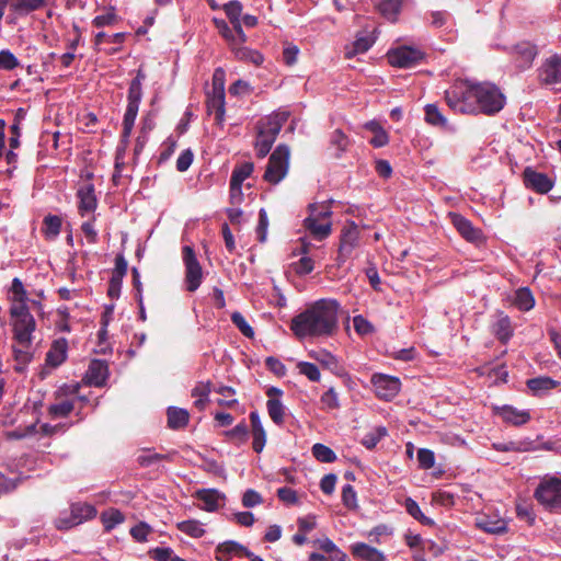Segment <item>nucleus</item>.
Segmentation results:
<instances>
[{
  "label": "nucleus",
  "mask_w": 561,
  "mask_h": 561,
  "mask_svg": "<svg viewBox=\"0 0 561 561\" xmlns=\"http://www.w3.org/2000/svg\"><path fill=\"white\" fill-rule=\"evenodd\" d=\"M497 414L502 420L511 425H524L530 420V414L526 410H518L512 405H504L497 410Z\"/></svg>",
  "instance_id": "b1692460"
},
{
  "label": "nucleus",
  "mask_w": 561,
  "mask_h": 561,
  "mask_svg": "<svg viewBox=\"0 0 561 561\" xmlns=\"http://www.w3.org/2000/svg\"><path fill=\"white\" fill-rule=\"evenodd\" d=\"M425 122L434 127L448 129L449 124L447 118L442 114L436 104H427L424 108Z\"/></svg>",
  "instance_id": "473e14b6"
},
{
  "label": "nucleus",
  "mask_w": 561,
  "mask_h": 561,
  "mask_svg": "<svg viewBox=\"0 0 561 561\" xmlns=\"http://www.w3.org/2000/svg\"><path fill=\"white\" fill-rule=\"evenodd\" d=\"M176 527L180 531L192 538H201L205 534V529L202 528L201 523L195 519L180 522Z\"/></svg>",
  "instance_id": "a18cd8bd"
},
{
  "label": "nucleus",
  "mask_w": 561,
  "mask_h": 561,
  "mask_svg": "<svg viewBox=\"0 0 561 561\" xmlns=\"http://www.w3.org/2000/svg\"><path fill=\"white\" fill-rule=\"evenodd\" d=\"M359 234V228L354 222H350L343 228L340 237L339 264L344 263L352 251L358 245Z\"/></svg>",
  "instance_id": "ddd939ff"
},
{
  "label": "nucleus",
  "mask_w": 561,
  "mask_h": 561,
  "mask_svg": "<svg viewBox=\"0 0 561 561\" xmlns=\"http://www.w3.org/2000/svg\"><path fill=\"white\" fill-rule=\"evenodd\" d=\"M373 45V39L367 36H358L352 44L345 46L344 56L347 59L358 54L366 53Z\"/></svg>",
  "instance_id": "e433bc0d"
},
{
  "label": "nucleus",
  "mask_w": 561,
  "mask_h": 561,
  "mask_svg": "<svg viewBox=\"0 0 561 561\" xmlns=\"http://www.w3.org/2000/svg\"><path fill=\"white\" fill-rule=\"evenodd\" d=\"M168 426L172 430H180L187 425L190 414L185 409L170 407L167 411Z\"/></svg>",
  "instance_id": "2f4dec72"
},
{
  "label": "nucleus",
  "mask_w": 561,
  "mask_h": 561,
  "mask_svg": "<svg viewBox=\"0 0 561 561\" xmlns=\"http://www.w3.org/2000/svg\"><path fill=\"white\" fill-rule=\"evenodd\" d=\"M492 332L502 343H506L513 335L510 318L500 316L492 327Z\"/></svg>",
  "instance_id": "f704fd0d"
},
{
  "label": "nucleus",
  "mask_w": 561,
  "mask_h": 561,
  "mask_svg": "<svg viewBox=\"0 0 561 561\" xmlns=\"http://www.w3.org/2000/svg\"><path fill=\"white\" fill-rule=\"evenodd\" d=\"M236 557H252V552L234 540H227L219 543L215 549V559L217 561H229Z\"/></svg>",
  "instance_id": "f3484780"
},
{
  "label": "nucleus",
  "mask_w": 561,
  "mask_h": 561,
  "mask_svg": "<svg viewBox=\"0 0 561 561\" xmlns=\"http://www.w3.org/2000/svg\"><path fill=\"white\" fill-rule=\"evenodd\" d=\"M318 548L321 549L328 558L318 553V561H346L347 556L341 551L333 541L325 538L323 540L318 539Z\"/></svg>",
  "instance_id": "cd10ccee"
},
{
  "label": "nucleus",
  "mask_w": 561,
  "mask_h": 561,
  "mask_svg": "<svg viewBox=\"0 0 561 561\" xmlns=\"http://www.w3.org/2000/svg\"><path fill=\"white\" fill-rule=\"evenodd\" d=\"M224 11L230 22L239 21L242 13V4L238 0H231L224 5Z\"/></svg>",
  "instance_id": "052dcab7"
},
{
  "label": "nucleus",
  "mask_w": 561,
  "mask_h": 561,
  "mask_svg": "<svg viewBox=\"0 0 561 561\" xmlns=\"http://www.w3.org/2000/svg\"><path fill=\"white\" fill-rule=\"evenodd\" d=\"M226 72L222 68L215 69L211 79V92L225 94Z\"/></svg>",
  "instance_id": "bf43d9fd"
},
{
  "label": "nucleus",
  "mask_w": 561,
  "mask_h": 561,
  "mask_svg": "<svg viewBox=\"0 0 561 561\" xmlns=\"http://www.w3.org/2000/svg\"><path fill=\"white\" fill-rule=\"evenodd\" d=\"M342 502L350 510H354L357 507L356 492L351 484H346L343 486Z\"/></svg>",
  "instance_id": "0e129e2a"
},
{
  "label": "nucleus",
  "mask_w": 561,
  "mask_h": 561,
  "mask_svg": "<svg viewBox=\"0 0 561 561\" xmlns=\"http://www.w3.org/2000/svg\"><path fill=\"white\" fill-rule=\"evenodd\" d=\"M534 499L550 513H561V478L545 476L534 491Z\"/></svg>",
  "instance_id": "f03ea898"
},
{
  "label": "nucleus",
  "mask_w": 561,
  "mask_h": 561,
  "mask_svg": "<svg viewBox=\"0 0 561 561\" xmlns=\"http://www.w3.org/2000/svg\"><path fill=\"white\" fill-rule=\"evenodd\" d=\"M25 116V111L23 108H18L14 115V122L10 127L12 136L9 139V145L11 149H16L20 146V137H21V122Z\"/></svg>",
  "instance_id": "79ce46f5"
},
{
  "label": "nucleus",
  "mask_w": 561,
  "mask_h": 561,
  "mask_svg": "<svg viewBox=\"0 0 561 561\" xmlns=\"http://www.w3.org/2000/svg\"><path fill=\"white\" fill-rule=\"evenodd\" d=\"M75 409V403L71 400H62L58 403L51 404L48 408V414L51 417H66Z\"/></svg>",
  "instance_id": "603ef678"
},
{
  "label": "nucleus",
  "mask_w": 561,
  "mask_h": 561,
  "mask_svg": "<svg viewBox=\"0 0 561 561\" xmlns=\"http://www.w3.org/2000/svg\"><path fill=\"white\" fill-rule=\"evenodd\" d=\"M321 409L325 411H332L340 409V399L339 393L336 392L334 387H330L327 391H324L320 399Z\"/></svg>",
  "instance_id": "de8ad7c7"
},
{
  "label": "nucleus",
  "mask_w": 561,
  "mask_h": 561,
  "mask_svg": "<svg viewBox=\"0 0 561 561\" xmlns=\"http://www.w3.org/2000/svg\"><path fill=\"white\" fill-rule=\"evenodd\" d=\"M289 164V148L278 145L272 152L263 179L271 184H278L287 174Z\"/></svg>",
  "instance_id": "423d86ee"
},
{
  "label": "nucleus",
  "mask_w": 561,
  "mask_h": 561,
  "mask_svg": "<svg viewBox=\"0 0 561 561\" xmlns=\"http://www.w3.org/2000/svg\"><path fill=\"white\" fill-rule=\"evenodd\" d=\"M477 114L494 115L505 105V95L493 83H476Z\"/></svg>",
  "instance_id": "7ed1b4c3"
},
{
  "label": "nucleus",
  "mask_w": 561,
  "mask_h": 561,
  "mask_svg": "<svg viewBox=\"0 0 561 561\" xmlns=\"http://www.w3.org/2000/svg\"><path fill=\"white\" fill-rule=\"evenodd\" d=\"M316 523L313 520H309L307 518H299L298 519V530L293 536V541L297 546L305 545L307 539V534L311 531L314 527Z\"/></svg>",
  "instance_id": "37998d69"
},
{
  "label": "nucleus",
  "mask_w": 561,
  "mask_h": 561,
  "mask_svg": "<svg viewBox=\"0 0 561 561\" xmlns=\"http://www.w3.org/2000/svg\"><path fill=\"white\" fill-rule=\"evenodd\" d=\"M387 434L388 431L385 426H377L365 434V436L362 438V444L367 449H373L385 436H387Z\"/></svg>",
  "instance_id": "49530a36"
},
{
  "label": "nucleus",
  "mask_w": 561,
  "mask_h": 561,
  "mask_svg": "<svg viewBox=\"0 0 561 561\" xmlns=\"http://www.w3.org/2000/svg\"><path fill=\"white\" fill-rule=\"evenodd\" d=\"M559 386L560 382L550 377H537L531 378L527 381V387L531 390L534 394H540L548 390L554 389Z\"/></svg>",
  "instance_id": "c9c22d12"
},
{
  "label": "nucleus",
  "mask_w": 561,
  "mask_h": 561,
  "mask_svg": "<svg viewBox=\"0 0 561 561\" xmlns=\"http://www.w3.org/2000/svg\"><path fill=\"white\" fill-rule=\"evenodd\" d=\"M447 105L455 113L477 114L476 83L458 80L445 91Z\"/></svg>",
  "instance_id": "f257e3e1"
},
{
  "label": "nucleus",
  "mask_w": 561,
  "mask_h": 561,
  "mask_svg": "<svg viewBox=\"0 0 561 561\" xmlns=\"http://www.w3.org/2000/svg\"><path fill=\"white\" fill-rule=\"evenodd\" d=\"M263 503V499L259 492L248 489L242 496V505L247 508L254 507Z\"/></svg>",
  "instance_id": "338daca9"
},
{
  "label": "nucleus",
  "mask_w": 561,
  "mask_h": 561,
  "mask_svg": "<svg viewBox=\"0 0 561 561\" xmlns=\"http://www.w3.org/2000/svg\"><path fill=\"white\" fill-rule=\"evenodd\" d=\"M290 329L298 339L316 335V304L291 320Z\"/></svg>",
  "instance_id": "1a4fd4ad"
},
{
  "label": "nucleus",
  "mask_w": 561,
  "mask_h": 561,
  "mask_svg": "<svg viewBox=\"0 0 561 561\" xmlns=\"http://www.w3.org/2000/svg\"><path fill=\"white\" fill-rule=\"evenodd\" d=\"M149 556L156 561H172L174 552L171 548H154L149 551Z\"/></svg>",
  "instance_id": "774afa93"
},
{
  "label": "nucleus",
  "mask_w": 561,
  "mask_h": 561,
  "mask_svg": "<svg viewBox=\"0 0 561 561\" xmlns=\"http://www.w3.org/2000/svg\"><path fill=\"white\" fill-rule=\"evenodd\" d=\"M419 466L422 469H431L435 465V455L431 449L421 448L417 451Z\"/></svg>",
  "instance_id": "680f3d73"
},
{
  "label": "nucleus",
  "mask_w": 561,
  "mask_h": 561,
  "mask_svg": "<svg viewBox=\"0 0 561 561\" xmlns=\"http://www.w3.org/2000/svg\"><path fill=\"white\" fill-rule=\"evenodd\" d=\"M332 211L329 206H318V241L328 238L332 232Z\"/></svg>",
  "instance_id": "c756f323"
},
{
  "label": "nucleus",
  "mask_w": 561,
  "mask_h": 561,
  "mask_svg": "<svg viewBox=\"0 0 561 561\" xmlns=\"http://www.w3.org/2000/svg\"><path fill=\"white\" fill-rule=\"evenodd\" d=\"M404 506H405L407 512L412 517H414L416 520H419L421 524H423V525H433L434 524L431 518L426 517L422 513L419 504L414 500H412L411 497H408L405 500Z\"/></svg>",
  "instance_id": "5fc2aeb1"
},
{
  "label": "nucleus",
  "mask_w": 561,
  "mask_h": 561,
  "mask_svg": "<svg viewBox=\"0 0 561 561\" xmlns=\"http://www.w3.org/2000/svg\"><path fill=\"white\" fill-rule=\"evenodd\" d=\"M449 217L451 219L453 226L457 229V231L461 234L463 239L469 242H481L482 241V231L471 224L470 220L465 218L460 214L449 213Z\"/></svg>",
  "instance_id": "2eb2a0df"
},
{
  "label": "nucleus",
  "mask_w": 561,
  "mask_h": 561,
  "mask_svg": "<svg viewBox=\"0 0 561 561\" xmlns=\"http://www.w3.org/2000/svg\"><path fill=\"white\" fill-rule=\"evenodd\" d=\"M231 322L239 329V331L247 337L254 336L253 328L247 322L245 318L239 312L234 311L231 314Z\"/></svg>",
  "instance_id": "4d7b16f0"
},
{
  "label": "nucleus",
  "mask_w": 561,
  "mask_h": 561,
  "mask_svg": "<svg viewBox=\"0 0 561 561\" xmlns=\"http://www.w3.org/2000/svg\"><path fill=\"white\" fill-rule=\"evenodd\" d=\"M287 119V113H275L268 116L265 122L261 123L259 129L276 139Z\"/></svg>",
  "instance_id": "a878e982"
},
{
  "label": "nucleus",
  "mask_w": 561,
  "mask_h": 561,
  "mask_svg": "<svg viewBox=\"0 0 561 561\" xmlns=\"http://www.w3.org/2000/svg\"><path fill=\"white\" fill-rule=\"evenodd\" d=\"M225 94L207 93L206 106L209 115L214 114L215 123L219 126L224 125L226 114Z\"/></svg>",
  "instance_id": "5701e85b"
},
{
  "label": "nucleus",
  "mask_w": 561,
  "mask_h": 561,
  "mask_svg": "<svg viewBox=\"0 0 561 561\" xmlns=\"http://www.w3.org/2000/svg\"><path fill=\"white\" fill-rule=\"evenodd\" d=\"M162 460H170L169 455L152 453L150 449H142L137 457V462L142 468L151 467Z\"/></svg>",
  "instance_id": "a19ab883"
},
{
  "label": "nucleus",
  "mask_w": 561,
  "mask_h": 561,
  "mask_svg": "<svg viewBox=\"0 0 561 561\" xmlns=\"http://www.w3.org/2000/svg\"><path fill=\"white\" fill-rule=\"evenodd\" d=\"M515 306L523 311L530 310L535 305V299L528 288H519L515 296Z\"/></svg>",
  "instance_id": "8fccbe9b"
},
{
  "label": "nucleus",
  "mask_w": 561,
  "mask_h": 561,
  "mask_svg": "<svg viewBox=\"0 0 561 561\" xmlns=\"http://www.w3.org/2000/svg\"><path fill=\"white\" fill-rule=\"evenodd\" d=\"M318 365L323 370H328L336 378H340L348 389L353 388L354 382L352 376L346 369L345 363L336 355L327 350L318 351Z\"/></svg>",
  "instance_id": "0eeeda50"
},
{
  "label": "nucleus",
  "mask_w": 561,
  "mask_h": 561,
  "mask_svg": "<svg viewBox=\"0 0 561 561\" xmlns=\"http://www.w3.org/2000/svg\"><path fill=\"white\" fill-rule=\"evenodd\" d=\"M215 391L224 397L222 399L218 400L219 405L232 408L238 403V401L236 399H228L229 397H232L236 394V390L232 387L220 386V387L216 388Z\"/></svg>",
  "instance_id": "13d9d810"
},
{
  "label": "nucleus",
  "mask_w": 561,
  "mask_h": 561,
  "mask_svg": "<svg viewBox=\"0 0 561 561\" xmlns=\"http://www.w3.org/2000/svg\"><path fill=\"white\" fill-rule=\"evenodd\" d=\"M350 145L351 140L341 129H335L331 134L329 149L332 150L334 158H340L348 149Z\"/></svg>",
  "instance_id": "7c9ffc66"
},
{
  "label": "nucleus",
  "mask_w": 561,
  "mask_h": 561,
  "mask_svg": "<svg viewBox=\"0 0 561 561\" xmlns=\"http://www.w3.org/2000/svg\"><path fill=\"white\" fill-rule=\"evenodd\" d=\"M371 383L376 396L386 401L392 400L399 393L401 386L399 378L383 374H374Z\"/></svg>",
  "instance_id": "9d476101"
},
{
  "label": "nucleus",
  "mask_w": 561,
  "mask_h": 561,
  "mask_svg": "<svg viewBox=\"0 0 561 561\" xmlns=\"http://www.w3.org/2000/svg\"><path fill=\"white\" fill-rule=\"evenodd\" d=\"M83 512L87 513V517L95 514L94 507H92L90 505H84V506L73 505L69 513L65 514L64 516H59L55 520L56 528L59 530H67V529H70V528L81 524L83 520V517H82Z\"/></svg>",
  "instance_id": "4468645a"
},
{
  "label": "nucleus",
  "mask_w": 561,
  "mask_h": 561,
  "mask_svg": "<svg viewBox=\"0 0 561 561\" xmlns=\"http://www.w3.org/2000/svg\"><path fill=\"white\" fill-rule=\"evenodd\" d=\"M107 378V363L102 359H92L84 376L87 383L94 387H103L105 386Z\"/></svg>",
  "instance_id": "a211bd4d"
},
{
  "label": "nucleus",
  "mask_w": 561,
  "mask_h": 561,
  "mask_svg": "<svg viewBox=\"0 0 561 561\" xmlns=\"http://www.w3.org/2000/svg\"><path fill=\"white\" fill-rule=\"evenodd\" d=\"M275 140L276 139L274 137L259 129L254 145L257 158H265L267 153L271 151Z\"/></svg>",
  "instance_id": "4c0bfd02"
},
{
  "label": "nucleus",
  "mask_w": 561,
  "mask_h": 561,
  "mask_svg": "<svg viewBox=\"0 0 561 561\" xmlns=\"http://www.w3.org/2000/svg\"><path fill=\"white\" fill-rule=\"evenodd\" d=\"M43 231L47 238H56L61 230L62 220L57 215H47L43 220Z\"/></svg>",
  "instance_id": "c03bdc74"
},
{
  "label": "nucleus",
  "mask_w": 561,
  "mask_h": 561,
  "mask_svg": "<svg viewBox=\"0 0 561 561\" xmlns=\"http://www.w3.org/2000/svg\"><path fill=\"white\" fill-rule=\"evenodd\" d=\"M266 408L271 420L277 425L283 424L285 411L280 400H267Z\"/></svg>",
  "instance_id": "864d4df0"
},
{
  "label": "nucleus",
  "mask_w": 561,
  "mask_h": 561,
  "mask_svg": "<svg viewBox=\"0 0 561 561\" xmlns=\"http://www.w3.org/2000/svg\"><path fill=\"white\" fill-rule=\"evenodd\" d=\"M231 51L234 58L242 62L261 66L264 61V57L259 50L249 48L247 46H236V44H233Z\"/></svg>",
  "instance_id": "bb28decb"
},
{
  "label": "nucleus",
  "mask_w": 561,
  "mask_h": 561,
  "mask_svg": "<svg viewBox=\"0 0 561 561\" xmlns=\"http://www.w3.org/2000/svg\"><path fill=\"white\" fill-rule=\"evenodd\" d=\"M340 305L335 299H318V337L333 336L339 330Z\"/></svg>",
  "instance_id": "39448f33"
},
{
  "label": "nucleus",
  "mask_w": 561,
  "mask_h": 561,
  "mask_svg": "<svg viewBox=\"0 0 561 561\" xmlns=\"http://www.w3.org/2000/svg\"><path fill=\"white\" fill-rule=\"evenodd\" d=\"M538 80L541 84L561 83V55L554 54L546 58L538 68Z\"/></svg>",
  "instance_id": "9b49d317"
},
{
  "label": "nucleus",
  "mask_w": 561,
  "mask_h": 561,
  "mask_svg": "<svg viewBox=\"0 0 561 561\" xmlns=\"http://www.w3.org/2000/svg\"><path fill=\"white\" fill-rule=\"evenodd\" d=\"M13 358L15 362L14 370L18 373H23L25 370L26 366L33 359L32 345L14 344L13 345Z\"/></svg>",
  "instance_id": "c85d7f7f"
},
{
  "label": "nucleus",
  "mask_w": 561,
  "mask_h": 561,
  "mask_svg": "<svg viewBox=\"0 0 561 561\" xmlns=\"http://www.w3.org/2000/svg\"><path fill=\"white\" fill-rule=\"evenodd\" d=\"M309 247L310 243H307L305 239L301 238L299 247L293 251L294 255H302L298 261L290 264L291 270L299 276L309 274L314 267L313 260L306 255L309 251Z\"/></svg>",
  "instance_id": "aec40b11"
},
{
  "label": "nucleus",
  "mask_w": 561,
  "mask_h": 561,
  "mask_svg": "<svg viewBox=\"0 0 561 561\" xmlns=\"http://www.w3.org/2000/svg\"><path fill=\"white\" fill-rule=\"evenodd\" d=\"M19 66L18 58L8 49L0 50V69L13 70Z\"/></svg>",
  "instance_id": "e2e57ef3"
},
{
  "label": "nucleus",
  "mask_w": 561,
  "mask_h": 561,
  "mask_svg": "<svg viewBox=\"0 0 561 561\" xmlns=\"http://www.w3.org/2000/svg\"><path fill=\"white\" fill-rule=\"evenodd\" d=\"M146 75L138 70L136 77L131 80L128 94H127V107L124 114L123 119V137L128 138L130 136L131 129L134 127L139 104L142 98V81L145 80Z\"/></svg>",
  "instance_id": "20e7f679"
},
{
  "label": "nucleus",
  "mask_w": 561,
  "mask_h": 561,
  "mask_svg": "<svg viewBox=\"0 0 561 561\" xmlns=\"http://www.w3.org/2000/svg\"><path fill=\"white\" fill-rule=\"evenodd\" d=\"M524 183L526 187L539 194H546L553 187V181L548 175L530 168L524 171Z\"/></svg>",
  "instance_id": "dca6fc26"
},
{
  "label": "nucleus",
  "mask_w": 561,
  "mask_h": 561,
  "mask_svg": "<svg viewBox=\"0 0 561 561\" xmlns=\"http://www.w3.org/2000/svg\"><path fill=\"white\" fill-rule=\"evenodd\" d=\"M401 3L399 0H383L379 3V12L389 21H394L400 12Z\"/></svg>",
  "instance_id": "3c124183"
},
{
  "label": "nucleus",
  "mask_w": 561,
  "mask_h": 561,
  "mask_svg": "<svg viewBox=\"0 0 561 561\" xmlns=\"http://www.w3.org/2000/svg\"><path fill=\"white\" fill-rule=\"evenodd\" d=\"M77 197L79 198L78 210L82 217L87 213H92L95 210L98 206V199L93 184L89 183L80 186L77 192Z\"/></svg>",
  "instance_id": "412c9836"
},
{
  "label": "nucleus",
  "mask_w": 561,
  "mask_h": 561,
  "mask_svg": "<svg viewBox=\"0 0 561 561\" xmlns=\"http://www.w3.org/2000/svg\"><path fill=\"white\" fill-rule=\"evenodd\" d=\"M36 327L34 317L32 314H23V318L15 319L13 331H34Z\"/></svg>",
  "instance_id": "69168bd1"
},
{
  "label": "nucleus",
  "mask_w": 561,
  "mask_h": 561,
  "mask_svg": "<svg viewBox=\"0 0 561 561\" xmlns=\"http://www.w3.org/2000/svg\"><path fill=\"white\" fill-rule=\"evenodd\" d=\"M68 341L65 337L55 340L46 354V364L53 368L60 366L67 359Z\"/></svg>",
  "instance_id": "4be33fe9"
},
{
  "label": "nucleus",
  "mask_w": 561,
  "mask_h": 561,
  "mask_svg": "<svg viewBox=\"0 0 561 561\" xmlns=\"http://www.w3.org/2000/svg\"><path fill=\"white\" fill-rule=\"evenodd\" d=\"M253 170H254V164L252 162H244L240 165L234 167L232 174H231L230 183H234V185L236 184L242 185V183L248 178H250Z\"/></svg>",
  "instance_id": "09e8293b"
},
{
  "label": "nucleus",
  "mask_w": 561,
  "mask_h": 561,
  "mask_svg": "<svg viewBox=\"0 0 561 561\" xmlns=\"http://www.w3.org/2000/svg\"><path fill=\"white\" fill-rule=\"evenodd\" d=\"M538 51L535 45L529 42H522L514 46L513 56L515 65L518 69L524 70L529 68Z\"/></svg>",
  "instance_id": "6ab92c4d"
},
{
  "label": "nucleus",
  "mask_w": 561,
  "mask_h": 561,
  "mask_svg": "<svg viewBox=\"0 0 561 561\" xmlns=\"http://www.w3.org/2000/svg\"><path fill=\"white\" fill-rule=\"evenodd\" d=\"M351 552L355 558L360 559L363 561H385L386 560L385 554L380 550H378L374 547H370L364 542H356V543L352 545Z\"/></svg>",
  "instance_id": "393cba45"
},
{
  "label": "nucleus",
  "mask_w": 561,
  "mask_h": 561,
  "mask_svg": "<svg viewBox=\"0 0 561 561\" xmlns=\"http://www.w3.org/2000/svg\"><path fill=\"white\" fill-rule=\"evenodd\" d=\"M423 59V53L419 49L402 46L388 53V61L393 67L410 68Z\"/></svg>",
  "instance_id": "f8f14e48"
},
{
  "label": "nucleus",
  "mask_w": 561,
  "mask_h": 561,
  "mask_svg": "<svg viewBox=\"0 0 561 561\" xmlns=\"http://www.w3.org/2000/svg\"><path fill=\"white\" fill-rule=\"evenodd\" d=\"M477 526L490 534H501L505 531L506 525L502 519L493 520L488 516H482L477 519Z\"/></svg>",
  "instance_id": "ea45409f"
},
{
  "label": "nucleus",
  "mask_w": 561,
  "mask_h": 561,
  "mask_svg": "<svg viewBox=\"0 0 561 561\" xmlns=\"http://www.w3.org/2000/svg\"><path fill=\"white\" fill-rule=\"evenodd\" d=\"M516 515L519 519L527 522L529 525H533L536 519V514L534 512L533 505L527 501L517 502Z\"/></svg>",
  "instance_id": "6e6d98bb"
},
{
  "label": "nucleus",
  "mask_w": 561,
  "mask_h": 561,
  "mask_svg": "<svg viewBox=\"0 0 561 561\" xmlns=\"http://www.w3.org/2000/svg\"><path fill=\"white\" fill-rule=\"evenodd\" d=\"M196 496L204 503L205 511L214 512L218 508L220 494L217 490H199L197 491Z\"/></svg>",
  "instance_id": "58836bf2"
},
{
  "label": "nucleus",
  "mask_w": 561,
  "mask_h": 561,
  "mask_svg": "<svg viewBox=\"0 0 561 561\" xmlns=\"http://www.w3.org/2000/svg\"><path fill=\"white\" fill-rule=\"evenodd\" d=\"M182 255L185 265L186 289L194 293L202 284L203 270L192 247H183Z\"/></svg>",
  "instance_id": "6e6552de"
},
{
  "label": "nucleus",
  "mask_w": 561,
  "mask_h": 561,
  "mask_svg": "<svg viewBox=\"0 0 561 561\" xmlns=\"http://www.w3.org/2000/svg\"><path fill=\"white\" fill-rule=\"evenodd\" d=\"M46 0H11L10 9L18 15H26L43 8Z\"/></svg>",
  "instance_id": "72a5a7b5"
}]
</instances>
